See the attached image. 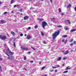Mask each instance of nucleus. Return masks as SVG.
<instances>
[{"instance_id": "nucleus-1", "label": "nucleus", "mask_w": 76, "mask_h": 76, "mask_svg": "<svg viewBox=\"0 0 76 76\" xmlns=\"http://www.w3.org/2000/svg\"><path fill=\"white\" fill-rule=\"evenodd\" d=\"M60 34V31H58L57 32H56L54 33L52 35L53 39H56V38Z\"/></svg>"}, {"instance_id": "nucleus-2", "label": "nucleus", "mask_w": 76, "mask_h": 76, "mask_svg": "<svg viewBox=\"0 0 76 76\" xmlns=\"http://www.w3.org/2000/svg\"><path fill=\"white\" fill-rule=\"evenodd\" d=\"M47 25V23L44 21H43L42 22V26L43 28H45V26H46Z\"/></svg>"}, {"instance_id": "nucleus-3", "label": "nucleus", "mask_w": 76, "mask_h": 76, "mask_svg": "<svg viewBox=\"0 0 76 76\" xmlns=\"http://www.w3.org/2000/svg\"><path fill=\"white\" fill-rule=\"evenodd\" d=\"M21 50H28V49L26 47H21Z\"/></svg>"}, {"instance_id": "nucleus-4", "label": "nucleus", "mask_w": 76, "mask_h": 76, "mask_svg": "<svg viewBox=\"0 0 76 76\" xmlns=\"http://www.w3.org/2000/svg\"><path fill=\"white\" fill-rule=\"evenodd\" d=\"M6 38H7L4 35L3 36V35H2L1 39H3V40H5V39H6Z\"/></svg>"}, {"instance_id": "nucleus-5", "label": "nucleus", "mask_w": 76, "mask_h": 76, "mask_svg": "<svg viewBox=\"0 0 76 76\" xmlns=\"http://www.w3.org/2000/svg\"><path fill=\"white\" fill-rule=\"evenodd\" d=\"M1 22V23H6V22L5 20H1L0 21Z\"/></svg>"}, {"instance_id": "nucleus-6", "label": "nucleus", "mask_w": 76, "mask_h": 76, "mask_svg": "<svg viewBox=\"0 0 76 76\" xmlns=\"http://www.w3.org/2000/svg\"><path fill=\"white\" fill-rule=\"evenodd\" d=\"M28 18H29V17H28V16H26L24 17V20H26V19H28Z\"/></svg>"}, {"instance_id": "nucleus-7", "label": "nucleus", "mask_w": 76, "mask_h": 76, "mask_svg": "<svg viewBox=\"0 0 76 76\" xmlns=\"http://www.w3.org/2000/svg\"><path fill=\"white\" fill-rule=\"evenodd\" d=\"M69 52L68 51H66L64 53V55H66V54H69Z\"/></svg>"}, {"instance_id": "nucleus-8", "label": "nucleus", "mask_w": 76, "mask_h": 76, "mask_svg": "<svg viewBox=\"0 0 76 76\" xmlns=\"http://www.w3.org/2000/svg\"><path fill=\"white\" fill-rule=\"evenodd\" d=\"M31 38V37L29 35H28L27 37V39H29Z\"/></svg>"}, {"instance_id": "nucleus-9", "label": "nucleus", "mask_w": 76, "mask_h": 76, "mask_svg": "<svg viewBox=\"0 0 76 76\" xmlns=\"http://www.w3.org/2000/svg\"><path fill=\"white\" fill-rule=\"evenodd\" d=\"M61 60V57H60L59 58H58L57 59V61H60V60Z\"/></svg>"}, {"instance_id": "nucleus-10", "label": "nucleus", "mask_w": 76, "mask_h": 76, "mask_svg": "<svg viewBox=\"0 0 76 76\" xmlns=\"http://www.w3.org/2000/svg\"><path fill=\"white\" fill-rule=\"evenodd\" d=\"M76 30V29H72L70 31L71 32H74V31H75Z\"/></svg>"}, {"instance_id": "nucleus-11", "label": "nucleus", "mask_w": 76, "mask_h": 76, "mask_svg": "<svg viewBox=\"0 0 76 76\" xmlns=\"http://www.w3.org/2000/svg\"><path fill=\"white\" fill-rule=\"evenodd\" d=\"M72 6V5L70 4H69L68 6V7H67V8H69V7H70Z\"/></svg>"}, {"instance_id": "nucleus-12", "label": "nucleus", "mask_w": 76, "mask_h": 76, "mask_svg": "<svg viewBox=\"0 0 76 76\" xmlns=\"http://www.w3.org/2000/svg\"><path fill=\"white\" fill-rule=\"evenodd\" d=\"M5 54L6 55H7L8 56H9V51H7V52H6Z\"/></svg>"}, {"instance_id": "nucleus-13", "label": "nucleus", "mask_w": 76, "mask_h": 76, "mask_svg": "<svg viewBox=\"0 0 76 76\" xmlns=\"http://www.w3.org/2000/svg\"><path fill=\"white\" fill-rule=\"evenodd\" d=\"M9 53H10V54L12 55V56L13 54H14V53H13V52H11V51H10Z\"/></svg>"}, {"instance_id": "nucleus-14", "label": "nucleus", "mask_w": 76, "mask_h": 76, "mask_svg": "<svg viewBox=\"0 0 76 76\" xmlns=\"http://www.w3.org/2000/svg\"><path fill=\"white\" fill-rule=\"evenodd\" d=\"M8 60H12L13 58H11L10 57H7Z\"/></svg>"}, {"instance_id": "nucleus-15", "label": "nucleus", "mask_w": 76, "mask_h": 76, "mask_svg": "<svg viewBox=\"0 0 76 76\" xmlns=\"http://www.w3.org/2000/svg\"><path fill=\"white\" fill-rule=\"evenodd\" d=\"M69 67H70V66H67V67H66V70H70V69H71V68H69Z\"/></svg>"}, {"instance_id": "nucleus-16", "label": "nucleus", "mask_w": 76, "mask_h": 76, "mask_svg": "<svg viewBox=\"0 0 76 76\" xmlns=\"http://www.w3.org/2000/svg\"><path fill=\"white\" fill-rule=\"evenodd\" d=\"M14 0H11V4H12V3H15V2L14 1Z\"/></svg>"}, {"instance_id": "nucleus-17", "label": "nucleus", "mask_w": 76, "mask_h": 76, "mask_svg": "<svg viewBox=\"0 0 76 76\" xmlns=\"http://www.w3.org/2000/svg\"><path fill=\"white\" fill-rule=\"evenodd\" d=\"M64 28L65 30H68V28L66 26L64 27Z\"/></svg>"}, {"instance_id": "nucleus-18", "label": "nucleus", "mask_w": 76, "mask_h": 76, "mask_svg": "<svg viewBox=\"0 0 76 76\" xmlns=\"http://www.w3.org/2000/svg\"><path fill=\"white\" fill-rule=\"evenodd\" d=\"M11 34H12L13 35H15V32L13 31H12L11 32Z\"/></svg>"}, {"instance_id": "nucleus-19", "label": "nucleus", "mask_w": 76, "mask_h": 76, "mask_svg": "<svg viewBox=\"0 0 76 76\" xmlns=\"http://www.w3.org/2000/svg\"><path fill=\"white\" fill-rule=\"evenodd\" d=\"M39 20L41 22V21H42V20H44V19L40 18L39 19Z\"/></svg>"}, {"instance_id": "nucleus-20", "label": "nucleus", "mask_w": 76, "mask_h": 76, "mask_svg": "<svg viewBox=\"0 0 76 76\" xmlns=\"http://www.w3.org/2000/svg\"><path fill=\"white\" fill-rule=\"evenodd\" d=\"M67 22H68L69 24H71V22H70V20H66Z\"/></svg>"}, {"instance_id": "nucleus-21", "label": "nucleus", "mask_w": 76, "mask_h": 76, "mask_svg": "<svg viewBox=\"0 0 76 76\" xmlns=\"http://www.w3.org/2000/svg\"><path fill=\"white\" fill-rule=\"evenodd\" d=\"M63 38H66L67 37V35H64L62 36Z\"/></svg>"}, {"instance_id": "nucleus-22", "label": "nucleus", "mask_w": 76, "mask_h": 76, "mask_svg": "<svg viewBox=\"0 0 76 76\" xmlns=\"http://www.w3.org/2000/svg\"><path fill=\"white\" fill-rule=\"evenodd\" d=\"M41 32V34H42V36H44V33L42 32Z\"/></svg>"}, {"instance_id": "nucleus-23", "label": "nucleus", "mask_w": 76, "mask_h": 76, "mask_svg": "<svg viewBox=\"0 0 76 76\" xmlns=\"http://www.w3.org/2000/svg\"><path fill=\"white\" fill-rule=\"evenodd\" d=\"M58 10H59V12H61V9L60 8H59L58 9Z\"/></svg>"}, {"instance_id": "nucleus-24", "label": "nucleus", "mask_w": 76, "mask_h": 76, "mask_svg": "<svg viewBox=\"0 0 76 76\" xmlns=\"http://www.w3.org/2000/svg\"><path fill=\"white\" fill-rule=\"evenodd\" d=\"M35 28H38V25H36L34 26Z\"/></svg>"}, {"instance_id": "nucleus-25", "label": "nucleus", "mask_w": 76, "mask_h": 76, "mask_svg": "<svg viewBox=\"0 0 76 76\" xmlns=\"http://www.w3.org/2000/svg\"><path fill=\"white\" fill-rule=\"evenodd\" d=\"M45 68V67L43 66V67H42L41 69L42 70H44V69Z\"/></svg>"}, {"instance_id": "nucleus-26", "label": "nucleus", "mask_w": 76, "mask_h": 76, "mask_svg": "<svg viewBox=\"0 0 76 76\" xmlns=\"http://www.w3.org/2000/svg\"><path fill=\"white\" fill-rule=\"evenodd\" d=\"M23 10V9H21L20 10H19V11H20V12H22V11Z\"/></svg>"}, {"instance_id": "nucleus-27", "label": "nucleus", "mask_w": 76, "mask_h": 76, "mask_svg": "<svg viewBox=\"0 0 76 76\" xmlns=\"http://www.w3.org/2000/svg\"><path fill=\"white\" fill-rule=\"evenodd\" d=\"M68 72V71L67 70L65 72H63L64 73H67Z\"/></svg>"}, {"instance_id": "nucleus-28", "label": "nucleus", "mask_w": 76, "mask_h": 76, "mask_svg": "<svg viewBox=\"0 0 76 76\" xmlns=\"http://www.w3.org/2000/svg\"><path fill=\"white\" fill-rule=\"evenodd\" d=\"M31 48H32V49H33V50H35V48L32 47H31Z\"/></svg>"}, {"instance_id": "nucleus-29", "label": "nucleus", "mask_w": 76, "mask_h": 76, "mask_svg": "<svg viewBox=\"0 0 76 76\" xmlns=\"http://www.w3.org/2000/svg\"><path fill=\"white\" fill-rule=\"evenodd\" d=\"M67 42V39H66L65 40V42H64V44H66Z\"/></svg>"}, {"instance_id": "nucleus-30", "label": "nucleus", "mask_w": 76, "mask_h": 76, "mask_svg": "<svg viewBox=\"0 0 76 76\" xmlns=\"http://www.w3.org/2000/svg\"><path fill=\"white\" fill-rule=\"evenodd\" d=\"M20 6V4H17V5H16V6L17 7H19V6Z\"/></svg>"}, {"instance_id": "nucleus-31", "label": "nucleus", "mask_w": 76, "mask_h": 76, "mask_svg": "<svg viewBox=\"0 0 76 76\" xmlns=\"http://www.w3.org/2000/svg\"><path fill=\"white\" fill-rule=\"evenodd\" d=\"M73 41V39H71L69 41V42H72Z\"/></svg>"}, {"instance_id": "nucleus-32", "label": "nucleus", "mask_w": 76, "mask_h": 76, "mask_svg": "<svg viewBox=\"0 0 76 76\" xmlns=\"http://www.w3.org/2000/svg\"><path fill=\"white\" fill-rule=\"evenodd\" d=\"M13 43H14V47H16V45H15V42H14Z\"/></svg>"}, {"instance_id": "nucleus-33", "label": "nucleus", "mask_w": 76, "mask_h": 76, "mask_svg": "<svg viewBox=\"0 0 76 76\" xmlns=\"http://www.w3.org/2000/svg\"><path fill=\"white\" fill-rule=\"evenodd\" d=\"M2 38V35H0V39H1Z\"/></svg>"}, {"instance_id": "nucleus-34", "label": "nucleus", "mask_w": 76, "mask_h": 76, "mask_svg": "<svg viewBox=\"0 0 76 76\" xmlns=\"http://www.w3.org/2000/svg\"><path fill=\"white\" fill-rule=\"evenodd\" d=\"M64 59V60H66V59L67 58V57H64L63 58Z\"/></svg>"}, {"instance_id": "nucleus-35", "label": "nucleus", "mask_w": 76, "mask_h": 76, "mask_svg": "<svg viewBox=\"0 0 76 76\" xmlns=\"http://www.w3.org/2000/svg\"><path fill=\"white\" fill-rule=\"evenodd\" d=\"M56 19V18H53L51 19V20H54V19Z\"/></svg>"}, {"instance_id": "nucleus-36", "label": "nucleus", "mask_w": 76, "mask_h": 76, "mask_svg": "<svg viewBox=\"0 0 76 76\" xmlns=\"http://www.w3.org/2000/svg\"><path fill=\"white\" fill-rule=\"evenodd\" d=\"M57 27H58V28L59 27H62V26H57Z\"/></svg>"}, {"instance_id": "nucleus-37", "label": "nucleus", "mask_w": 76, "mask_h": 76, "mask_svg": "<svg viewBox=\"0 0 76 76\" xmlns=\"http://www.w3.org/2000/svg\"><path fill=\"white\" fill-rule=\"evenodd\" d=\"M26 56H24V60H26Z\"/></svg>"}, {"instance_id": "nucleus-38", "label": "nucleus", "mask_w": 76, "mask_h": 76, "mask_svg": "<svg viewBox=\"0 0 76 76\" xmlns=\"http://www.w3.org/2000/svg\"><path fill=\"white\" fill-rule=\"evenodd\" d=\"M23 34H22V33L20 34V37H22V36H23Z\"/></svg>"}, {"instance_id": "nucleus-39", "label": "nucleus", "mask_w": 76, "mask_h": 76, "mask_svg": "<svg viewBox=\"0 0 76 76\" xmlns=\"http://www.w3.org/2000/svg\"><path fill=\"white\" fill-rule=\"evenodd\" d=\"M3 60V58H0V61H2Z\"/></svg>"}, {"instance_id": "nucleus-40", "label": "nucleus", "mask_w": 76, "mask_h": 76, "mask_svg": "<svg viewBox=\"0 0 76 76\" xmlns=\"http://www.w3.org/2000/svg\"><path fill=\"white\" fill-rule=\"evenodd\" d=\"M74 44H75V45H76V41H74Z\"/></svg>"}, {"instance_id": "nucleus-41", "label": "nucleus", "mask_w": 76, "mask_h": 76, "mask_svg": "<svg viewBox=\"0 0 76 76\" xmlns=\"http://www.w3.org/2000/svg\"><path fill=\"white\" fill-rule=\"evenodd\" d=\"M7 50L9 52V53L10 52V51H11L10 50V49H9V48H8L7 49Z\"/></svg>"}, {"instance_id": "nucleus-42", "label": "nucleus", "mask_w": 76, "mask_h": 76, "mask_svg": "<svg viewBox=\"0 0 76 76\" xmlns=\"http://www.w3.org/2000/svg\"><path fill=\"white\" fill-rule=\"evenodd\" d=\"M31 63H33V62H34V61H30Z\"/></svg>"}, {"instance_id": "nucleus-43", "label": "nucleus", "mask_w": 76, "mask_h": 76, "mask_svg": "<svg viewBox=\"0 0 76 76\" xmlns=\"http://www.w3.org/2000/svg\"><path fill=\"white\" fill-rule=\"evenodd\" d=\"M64 15V13H62L61 14V16H63V15Z\"/></svg>"}, {"instance_id": "nucleus-44", "label": "nucleus", "mask_w": 76, "mask_h": 76, "mask_svg": "<svg viewBox=\"0 0 76 76\" xmlns=\"http://www.w3.org/2000/svg\"><path fill=\"white\" fill-rule=\"evenodd\" d=\"M43 43L44 44H47V43L45 41L43 42Z\"/></svg>"}, {"instance_id": "nucleus-45", "label": "nucleus", "mask_w": 76, "mask_h": 76, "mask_svg": "<svg viewBox=\"0 0 76 76\" xmlns=\"http://www.w3.org/2000/svg\"><path fill=\"white\" fill-rule=\"evenodd\" d=\"M73 45V43H72L70 44V45L71 46Z\"/></svg>"}, {"instance_id": "nucleus-46", "label": "nucleus", "mask_w": 76, "mask_h": 76, "mask_svg": "<svg viewBox=\"0 0 76 76\" xmlns=\"http://www.w3.org/2000/svg\"><path fill=\"white\" fill-rule=\"evenodd\" d=\"M16 7V5H14V7L15 8V7Z\"/></svg>"}, {"instance_id": "nucleus-47", "label": "nucleus", "mask_w": 76, "mask_h": 76, "mask_svg": "<svg viewBox=\"0 0 76 76\" xmlns=\"http://www.w3.org/2000/svg\"><path fill=\"white\" fill-rule=\"evenodd\" d=\"M62 42H64V39H63L62 40Z\"/></svg>"}, {"instance_id": "nucleus-48", "label": "nucleus", "mask_w": 76, "mask_h": 76, "mask_svg": "<svg viewBox=\"0 0 76 76\" xmlns=\"http://www.w3.org/2000/svg\"><path fill=\"white\" fill-rule=\"evenodd\" d=\"M74 10H75V11H76V6L75 7Z\"/></svg>"}, {"instance_id": "nucleus-49", "label": "nucleus", "mask_w": 76, "mask_h": 76, "mask_svg": "<svg viewBox=\"0 0 76 76\" xmlns=\"http://www.w3.org/2000/svg\"><path fill=\"white\" fill-rule=\"evenodd\" d=\"M31 27H29L28 28V29H31Z\"/></svg>"}, {"instance_id": "nucleus-50", "label": "nucleus", "mask_w": 76, "mask_h": 76, "mask_svg": "<svg viewBox=\"0 0 76 76\" xmlns=\"http://www.w3.org/2000/svg\"><path fill=\"white\" fill-rule=\"evenodd\" d=\"M51 3H53V1L52 0H50Z\"/></svg>"}, {"instance_id": "nucleus-51", "label": "nucleus", "mask_w": 76, "mask_h": 76, "mask_svg": "<svg viewBox=\"0 0 76 76\" xmlns=\"http://www.w3.org/2000/svg\"><path fill=\"white\" fill-rule=\"evenodd\" d=\"M28 54H29L30 53H31V52H28Z\"/></svg>"}, {"instance_id": "nucleus-52", "label": "nucleus", "mask_w": 76, "mask_h": 76, "mask_svg": "<svg viewBox=\"0 0 76 76\" xmlns=\"http://www.w3.org/2000/svg\"><path fill=\"white\" fill-rule=\"evenodd\" d=\"M6 13H7V12H5L4 13V14H6Z\"/></svg>"}, {"instance_id": "nucleus-53", "label": "nucleus", "mask_w": 76, "mask_h": 76, "mask_svg": "<svg viewBox=\"0 0 76 76\" xmlns=\"http://www.w3.org/2000/svg\"><path fill=\"white\" fill-rule=\"evenodd\" d=\"M44 76H48V75H47V74H46V75H44Z\"/></svg>"}, {"instance_id": "nucleus-54", "label": "nucleus", "mask_w": 76, "mask_h": 76, "mask_svg": "<svg viewBox=\"0 0 76 76\" xmlns=\"http://www.w3.org/2000/svg\"><path fill=\"white\" fill-rule=\"evenodd\" d=\"M10 57L11 58H13V56H10Z\"/></svg>"}, {"instance_id": "nucleus-55", "label": "nucleus", "mask_w": 76, "mask_h": 76, "mask_svg": "<svg viewBox=\"0 0 76 76\" xmlns=\"http://www.w3.org/2000/svg\"><path fill=\"white\" fill-rule=\"evenodd\" d=\"M7 37H10V36H9V35L7 34Z\"/></svg>"}, {"instance_id": "nucleus-56", "label": "nucleus", "mask_w": 76, "mask_h": 76, "mask_svg": "<svg viewBox=\"0 0 76 76\" xmlns=\"http://www.w3.org/2000/svg\"><path fill=\"white\" fill-rule=\"evenodd\" d=\"M57 70H55V72H57Z\"/></svg>"}, {"instance_id": "nucleus-57", "label": "nucleus", "mask_w": 76, "mask_h": 76, "mask_svg": "<svg viewBox=\"0 0 76 76\" xmlns=\"http://www.w3.org/2000/svg\"><path fill=\"white\" fill-rule=\"evenodd\" d=\"M41 63L42 62H40L39 63V64H41Z\"/></svg>"}, {"instance_id": "nucleus-58", "label": "nucleus", "mask_w": 76, "mask_h": 76, "mask_svg": "<svg viewBox=\"0 0 76 76\" xmlns=\"http://www.w3.org/2000/svg\"><path fill=\"white\" fill-rule=\"evenodd\" d=\"M60 67V66L58 65L57 67Z\"/></svg>"}, {"instance_id": "nucleus-59", "label": "nucleus", "mask_w": 76, "mask_h": 76, "mask_svg": "<svg viewBox=\"0 0 76 76\" xmlns=\"http://www.w3.org/2000/svg\"><path fill=\"white\" fill-rule=\"evenodd\" d=\"M25 37H26V34H25Z\"/></svg>"}, {"instance_id": "nucleus-60", "label": "nucleus", "mask_w": 76, "mask_h": 76, "mask_svg": "<svg viewBox=\"0 0 76 76\" xmlns=\"http://www.w3.org/2000/svg\"><path fill=\"white\" fill-rule=\"evenodd\" d=\"M54 67H54V66L52 67V68H53V69H54Z\"/></svg>"}, {"instance_id": "nucleus-61", "label": "nucleus", "mask_w": 76, "mask_h": 76, "mask_svg": "<svg viewBox=\"0 0 76 76\" xmlns=\"http://www.w3.org/2000/svg\"><path fill=\"white\" fill-rule=\"evenodd\" d=\"M11 13H13V11H12Z\"/></svg>"}, {"instance_id": "nucleus-62", "label": "nucleus", "mask_w": 76, "mask_h": 76, "mask_svg": "<svg viewBox=\"0 0 76 76\" xmlns=\"http://www.w3.org/2000/svg\"><path fill=\"white\" fill-rule=\"evenodd\" d=\"M1 66L0 65V69H1Z\"/></svg>"}, {"instance_id": "nucleus-63", "label": "nucleus", "mask_w": 76, "mask_h": 76, "mask_svg": "<svg viewBox=\"0 0 76 76\" xmlns=\"http://www.w3.org/2000/svg\"><path fill=\"white\" fill-rule=\"evenodd\" d=\"M73 51V50H71V52H72V51Z\"/></svg>"}, {"instance_id": "nucleus-64", "label": "nucleus", "mask_w": 76, "mask_h": 76, "mask_svg": "<svg viewBox=\"0 0 76 76\" xmlns=\"http://www.w3.org/2000/svg\"><path fill=\"white\" fill-rule=\"evenodd\" d=\"M65 7H66V4H65Z\"/></svg>"}]
</instances>
